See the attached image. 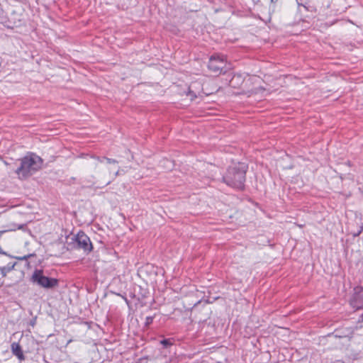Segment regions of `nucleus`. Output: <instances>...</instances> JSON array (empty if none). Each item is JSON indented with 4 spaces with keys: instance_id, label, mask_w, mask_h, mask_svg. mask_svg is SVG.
Segmentation results:
<instances>
[{
    "instance_id": "7",
    "label": "nucleus",
    "mask_w": 363,
    "mask_h": 363,
    "mask_svg": "<svg viewBox=\"0 0 363 363\" xmlns=\"http://www.w3.org/2000/svg\"><path fill=\"white\" fill-rule=\"evenodd\" d=\"M352 304L357 308H363V288L357 289L353 296Z\"/></svg>"
},
{
    "instance_id": "5",
    "label": "nucleus",
    "mask_w": 363,
    "mask_h": 363,
    "mask_svg": "<svg viewBox=\"0 0 363 363\" xmlns=\"http://www.w3.org/2000/svg\"><path fill=\"white\" fill-rule=\"evenodd\" d=\"M225 57L220 55H213L208 62V68L215 74H220L225 67Z\"/></svg>"
},
{
    "instance_id": "8",
    "label": "nucleus",
    "mask_w": 363,
    "mask_h": 363,
    "mask_svg": "<svg viewBox=\"0 0 363 363\" xmlns=\"http://www.w3.org/2000/svg\"><path fill=\"white\" fill-rule=\"evenodd\" d=\"M11 350L13 354L15 356H16L20 360H23L25 359L21 347L18 343L13 342L11 344Z\"/></svg>"
},
{
    "instance_id": "4",
    "label": "nucleus",
    "mask_w": 363,
    "mask_h": 363,
    "mask_svg": "<svg viewBox=\"0 0 363 363\" xmlns=\"http://www.w3.org/2000/svg\"><path fill=\"white\" fill-rule=\"evenodd\" d=\"M96 160L100 164V167L107 169L110 175L117 176L124 174L123 169H118V162L117 160L105 157H97Z\"/></svg>"
},
{
    "instance_id": "10",
    "label": "nucleus",
    "mask_w": 363,
    "mask_h": 363,
    "mask_svg": "<svg viewBox=\"0 0 363 363\" xmlns=\"http://www.w3.org/2000/svg\"><path fill=\"white\" fill-rule=\"evenodd\" d=\"M14 267V264H13L11 267H4L2 268H1V274L5 277L6 273L10 272L13 268Z\"/></svg>"
},
{
    "instance_id": "9",
    "label": "nucleus",
    "mask_w": 363,
    "mask_h": 363,
    "mask_svg": "<svg viewBox=\"0 0 363 363\" xmlns=\"http://www.w3.org/2000/svg\"><path fill=\"white\" fill-rule=\"evenodd\" d=\"M230 185V186L233 187V188H236L239 190H242L244 189V187H245V185H244V183H241V182H239V183H229Z\"/></svg>"
},
{
    "instance_id": "17",
    "label": "nucleus",
    "mask_w": 363,
    "mask_h": 363,
    "mask_svg": "<svg viewBox=\"0 0 363 363\" xmlns=\"http://www.w3.org/2000/svg\"><path fill=\"white\" fill-rule=\"evenodd\" d=\"M25 226H26V225H25V224H21V225H18L17 226V228H18V229H23Z\"/></svg>"
},
{
    "instance_id": "19",
    "label": "nucleus",
    "mask_w": 363,
    "mask_h": 363,
    "mask_svg": "<svg viewBox=\"0 0 363 363\" xmlns=\"http://www.w3.org/2000/svg\"><path fill=\"white\" fill-rule=\"evenodd\" d=\"M271 1H272V2H275V1H277V0H271Z\"/></svg>"
},
{
    "instance_id": "13",
    "label": "nucleus",
    "mask_w": 363,
    "mask_h": 363,
    "mask_svg": "<svg viewBox=\"0 0 363 363\" xmlns=\"http://www.w3.org/2000/svg\"><path fill=\"white\" fill-rule=\"evenodd\" d=\"M164 164L166 165L167 169H170L172 167V162L169 160H163Z\"/></svg>"
},
{
    "instance_id": "11",
    "label": "nucleus",
    "mask_w": 363,
    "mask_h": 363,
    "mask_svg": "<svg viewBox=\"0 0 363 363\" xmlns=\"http://www.w3.org/2000/svg\"><path fill=\"white\" fill-rule=\"evenodd\" d=\"M160 343L164 347H167L172 345V342L169 339H164L161 340Z\"/></svg>"
},
{
    "instance_id": "2",
    "label": "nucleus",
    "mask_w": 363,
    "mask_h": 363,
    "mask_svg": "<svg viewBox=\"0 0 363 363\" xmlns=\"http://www.w3.org/2000/svg\"><path fill=\"white\" fill-rule=\"evenodd\" d=\"M30 281L45 289H52L58 286L59 284L58 279L45 276L41 269H35L33 272Z\"/></svg>"
},
{
    "instance_id": "12",
    "label": "nucleus",
    "mask_w": 363,
    "mask_h": 363,
    "mask_svg": "<svg viewBox=\"0 0 363 363\" xmlns=\"http://www.w3.org/2000/svg\"><path fill=\"white\" fill-rule=\"evenodd\" d=\"M362 231H363V222L361 223V225L359 227V230H358L357 232L353 233L352 235L354 237H357V236H359L362 233Z\"/></svg>"
},
{
    "instance_id": "1",
    "label": "nucleus",
    "mask_w": 363,
    "mask_h": 363,
    "mask_svg": "<svg viewBox=\"0 0 363 363\" xmlns=\"http://www.w3.org/2000/svg\"><path fill=\"white\" fill-rule=\"evenodd\" d=\"M43 165V160L35 154L30 153L21 160L20 166L16 173L19 179H26L38 171Z\"/></svg>"
},
{
    "instance_id": "15",
    "label": "nucleus",
    "mask_w": 363,
    "mask_h": 363,
    "mask_svg": "<svg viewBox=\"0 0 363 363\" xmlns=\"http://www.w3.org/2000/svg\"><path fill=\"white\" fill-rule=\"evenodd\" d=\"M152 320H153V318H152V317H150V316L147 317V318H146V322H145V324H146V325H149V324H150V323L152 322Z\"/></svg>"
},
{
    "instance_id": "16",
    "label": "nucleus",
    "mask_w": 363,
    "mask_h": 363,
    "mask_svg": "<svg viewBox=\"0 0 363 363\" xmlns=\"http://www.w3.org/2000/svg\"><path fill=\"white\" fill-rule=\"evenodd\" d=\"M236 79H240V76H234L232 79V80L230 81V84L232 86H233V82Z\"/></svg>"
},
{
    "instance_id": "14",
    "label": "nucleus",
    "mask_w": 363,
    "mask_h": 363,
    "mask_svg": "<svg viewBox=\"0 0 363 363\" xmlns=\"http://www.w3.org/2000/svg\"><path fill=\"white\" fill-rule=\"evenodd\" d=\"M33 256H35V255H34V254H29V255H25V256H23V257H18V259H20V260H24V259H27L28 258H29V257H33Z\"/></svg>"
},
{
    "instance_id": "6",
    "label": "nucleus",
    "mask_w": 363,
    "mask_h": 363,
    "mask_svg": "<svg viewBox=\"0 0 363 363\" xmlns=\"http://www.w3.org/2000/svg\"><path fill=\"white\" fill-rule=\"evenodd\" d=\"M74 240L78 248L82 249L86 252H89L92 250V245L90 239L84 232H79L75 235Z\"/></svg>"
},
{
    "instance_id": "18",
    "label": "nucleus",
    "mask_w": 363,
    "mask_h": 363,
    "mask_svg": "<svg viewBox=\"0 0 363 363\" xmlns=\"http://www.w3.org/2000/svg\"><path fill=\"white\" fill-rule=\"evenodd\" d=\"M35 320H33V321H31V323H30V324H31L33 326L35 325Z\"/></svg>"
},
{
    "instance_id": "3",
    "label": "nucleus",
    "mask_w": 363,
    "mask_h": 363,
    "mask_svg": "<svg viewBox=\"0 0 363 363\" xmlns=\"http://www.w3.org/2000/svg\"><path fill=\"white\" fill-rule=\"evenodd\" d=\"M247 169V166L245 163L239 162L238 164H233L228 169L225 179L226 182L245 181Z\"/></svg>"
}]
</instances>
